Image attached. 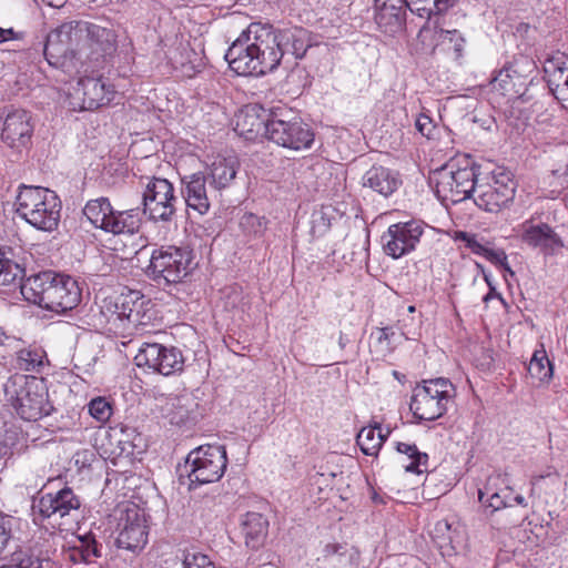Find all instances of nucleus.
I'll return each instance as SVG.
<instances>
[{"mask_svg": "<svg viewBox=\"0 0 568 568\" xmlns=\"http://www.w3.org/2000/svg\"><path fill=\"white\" fill-rule=\"evenodd\" d=\"M455 396L456 388L448 378L423 381L413 389L409 409L419 420H436L448 410Z\"/></svg>", "mask_w": 568, "mask_h": 568, "instance_id": "423d86ee", "label": "nucleus"}, {"mask_svg": "<svg viewBox=\"0 0 568 568\" xmlns=\"http://www.w3.org/2000/svg\"><path fill=\"white\" fill-rule=\"evenodd\" d=\"M276 48L281 53V60L291 54L294 59H302L308 48L307 32L303 28L274 29Z\"/></svg>", "mask_w": 568, "mask_h": 568, "instance_id": "2f4dec72", "label": "nucleus"}, {"mask_svg": "<svg viewBox=\"0 0 568 568\" xmlns=\"http://www.w3.org/2000/svg\"><path fill=\"white\" fill-rule=\"evenodd\" d=\"M347 547L341 542H326L321 548V554L316 558L317 562L331 565L334 567L342 566L346 561Z\"/></svg>", "mask_w": 568, "mask_h": 568, "instance_id": "c03bdc74", "label": "nucleus"}, {"mask_svg": "<svg viewBox=\"0 0 568 568\" xmlns=\"http://www.w3.org/2000/svg\"><path fill=\"white\" fill-rule=\"evenodd\" d=\"M226 448L223 445H201L191 450L185 467L190 487L219 481L227 467Z\"/></svg>", "mask_w": 568, "mask_h": 568, "instance_id": "f8f14e48", "label": "nucleus"}, {"mask_svg": "<svg viewBox=\"0 0 568 568\" xmlns=\"http://www.w3.org/2000/svg\"><path fill=\"white\" fill-rule=\"evenodd\" d=\"M82 213L93 227L115 236L133 235L141 227L139 209L114 210L105 196L89 200Z\"/></svg>", "mask_w": 568, "mask_h": 568, "instance_id": "1a4fd4ad", "label": "nucleus"}, {"mask_svg": "<svg viewBox=\"0 0 568 568\" xmlns=\"http://www.w3.org/2000/svg\"><path fill=\"white\" fill-rule=\"evenodd\" d=\"M387 436L388 433L385 435L382 433L381 424L375 423L374 425L363 427L358 432L356 444L366 456H377Z\"/></svg>", "mask_w": 568, "mask_h": 568, "instance_id": "f704fd0d", "label": "nucleus"}, {"mask_svg": "<svg viewBox=\"0 0 568 568\" xmlns=\"http://www.w3.org/2000/svg\"><path fill=\"white\" fill-rule=\"evenodd\" d=\"M478 168L456 166L448 163L434 173L435 193L443 204H457L468 197L474 199Z\"/></svg>", "mask_w": 568, "mask_h": 568, "instance_id": "9b49d317", "label": "nucleus"}, {"mask_svg": "<svg viewBox=\"0 0 568 568\" xmlns=\"http://www.w3.org/2000/svg\"><path fill=\"white\" fill-rule=\"evenodd\" d=\"M14 205L17 214L34 229L43 232L58 229L62 204L54 191L21 184Z\"/></svg>", "mask_w": 568, "mask_h": 568, "instance_id": "f03ea898", "label": "nucleus"}, {"mask_svg": "<svg viewBox=\"0 0 568 568\" xmlns=\"http://www.w3.org/2000/svg\"><path fill=\"white\" fill-rule=\"evenodd\" d=\"M12 449L9 445L6 444V442L0 438V459L7 458L11 456Z\"/></svg>", "mask_w": 568, "mask_h": 568, "instance_id": "0e129e2a", "label": "nucleus"}, {"mask_svg": "<svg viewBox=\"0 0 568 568\" xmlns=\"http://www.w3.org/2000/svg\"><path fill=\"white\" fill-rule=\"evenodd\" d=\"M85 21L69 20L59 24L47 36L43 54L48 63L61 69L69 77L79 73L78 58L81 43L84 41Z\"/></svg>", "mask_w": 568, "mask_h": 568, "instance_id": "7ed1b4c3", "label": "nucleus"}, {"mask_svg": "<svg viewBox=\"0 0 568 568\" xmlns=\"http://www.w3.org/2000/svg\"><path fill=\"white\" fill-rule=\"evenodd\" d=\"M82 213L93 227L115 236L133 235L141 227L139 209L114 210L105 196L89 200Z\"/></svg>", "mask_w": 568, "mask_h": 568, "instance_id": "6e6552de", "label": "nucleus"}, {"mask_svg": "<svg viewBox=\"0 0 568 568\" xmlns=\"http://www.w3.org/2000/svg\"><path fill=\"white\" fill-rule=\"evenodd\" d=\"M268 519L261 513L247 511L241 517L240 528L245 545L251 549L264 546L268 535Z\"/></svg>", "mask_w": 568, "mask_h": 568, "instance_id": "c756f323", "label": "nucleus"}, {"mask_svg": "<svg viewBox=\"0 0 568 568\" xmlns=\"http://www.w3.org/2000/svg\"><path fill=\"white\" fill-rule=\"evenodd\" d=\"M92 457L93 454L89 450L79 452L75 454V464L90 465Z\"/></svg>", "mask_w": 568, "mask_h": 568, "instance_id": "680f3d73", "label": "nucleus"}, {"mask_svg": "<svg viewBox=\"0 0 568 568\" xmlns=\"http://www.w3.org/2000/svg\"><path fill=\"white\" fill-rule=\"evenodd\" d=\"M144 513L134 504L126 506L119 518L116 544L126 550L142 549L148 542Z\"/></svg>", "mask_w": 568, "mask_h": 568, "instance_id": "f3484780", "label": "nucleus"}, {"mask_svg": "<svg viewBox=\"0 0 568 568\" xmlns=\"http://www.w3.org/2000/svg\"><path fill=\"white\" fill-rule=\"evenodd\" d=\"M194 399L190 395H181L176 397L175 404H173L176 408H180L182 412L180 413L179 422H183L184 419H187L190 417V414L192 413V408L190 406L193 403Z\"/></svg>", "mask_w": 568, "mask_h": 568, "instance_id": "4d7b16f0", "label": "nucleus"}, {"mask_svg": "<svg viewBox=\"0 0 568 568\" xmlns=\"http://www.w3.org/2000/svg\"><path fill=\"white\" fill-rule=\"evenodd\" d=\"M267 139L285 149L304 151L312 148L315 133L297 111L281 104L268 110Z\"/></svg>", "mask_w": 568, "mask_h": 568, "instance_id": "20e7f679", "label": "nucleus"}, {"mask_svg": "<svg viewBox=\"0 0 568 568\" xmlns=\"http://www.w3.org/2000/svg\"><path fill=\"white\" fill-rule=\"evenodd\" d=\"M81 298L82 292L78 282L69 275L57 274L44 308L55 313H67L75 308Z\"/></svg>", "mask_w": 568, "mask_h": 568, "instance_id": "412c9836", "label": "nucleus"}, {"mask_svg": "<svg viewBox=\"0 0 568 568\" xmlns=\"http://www.w3.org/2000/svg\"><path fill=\"white\" fill-rule=\"evenodd\" d=\"M78 92L82 93L83 108L95 110L109 104L114 99L113 85L102 77H83L78 81Z\"/></svg>", "mask_w": 568, "mask_h": 568, "instance_id": "b1692460", "label": "nucleus"}, {"mask_svg": "<svg viewBox=\"0 0 568 568\" xmlns=\"http://www.w3.org/2000/svg\"><path fill=\"white\" fill-rule=\"evenodd\" d=\"M6 393L10 395L11 405L23 420L37 422L53 410L43 379L16 376L7 385Z\"/></svg>", "mask_w": 568, "mask_h": 568, "instance_id": "0eeeda50", "label": "nucleus"}, {"mask_svg": "<svg viewBox=\"0 0 568 568\" xmlns=\"http://www.w3.org/2000/svg\"><path fill=\"white\" fill-rule=\"evenodd\" d=\"M374 7L406 8V0H374Z\"/></svg>", "mask_w": 568, "mask_h": 568, "instance_id": "bf43d9fd", "label": "nucleus"}, {"mask_svg": "<svg viewBox=\"0 0 568 568\" xmlns=\"http://www.w3.org/2000/svg\"><path fill=\"white\" fill-rule=\"evenodd\" d=\"M426 226L420 220L390 224L381 237L383 252L394 260L408 255L416 250Z\"/></svg>", "mask_w": 568, "mask_h": 568, "instance_id": "4468645a", "label": "nucleus"}, {"mask_svg": "<svg viewBox=\"0 0 568 568\" xmlns=\"http://www.w3.org/2000/svg\"><path fill=\"white\" fill-rule=\"evenodd\" d=\"M505 496H501L499 489H495L491 478L488 479L486 485L478 489V500L486 508L490 509L491 513L506 508V501L503 500Z\"/></svg>", "mask_w": 568, "mask_h": 568, "instance_id": "a18cd8bd", "label": "nucleus"}, {"mask_svg": "<svg viewBox=\"0 0 568 568\" xmlns=\"http://www.w3.org/2000/svg\"><path fill=\"white\" fill-rule=\"evenodd\" d=\"M255 222H256L258 225H261V222H260L258 216H256V215H254V214H247V215H244V216H243V220H242V224H254Z\"/></svg>", "mask_w": 568, "mask_h": 568, "instance_id": "69168bd1", "label": "nucleus"}, {"mask_svg": "<svg viewBox=\"0 0 568 568\" xmlns=\"http://www.w3.org/2000/svg\"><path fill=\"white\" fill-rule=\"evenodd\" d=\"M33 129L30 112L22 109L12 110L4 118L1 140L7 146L21 153L23 150L29 149Z\"/></svg>", "mask_w": 568, "mask_h": 568, "instance_id": "6ab92c4d", "label": "nucleus"}, {"mask_svg": "<svg viewBox=\"0 0 568 568\" xmlns=\"http://www.w3.org/2000/svg\"><path fill=\"white\" fill-rule=\"evenodd\" d=\"M0 568H42V561L32 556H23L14 562L0 566Z\"/></svg>", "mask_w": 568, "mask_h": 568, "instance_id": "6e6d98bb", "label": "nucleus"}, {"mask_svg": "<svg viewBox=\"0 0 568 568\" xmlns=\"http://www.w3.org/2000/svg\"><path fill=\"white\" fill-rule=\"evenodd\" d=\"M544 70L554 97L564 104L568 103V55L561 52L552 54L545 60Z\"/></svg>", "mask_w": 568, "mask_h": 568, "instance_id": "393cba45", "label": "nucleus"}, {"mask_svg": "<svg viewBox=\"0 0 568 568\" xmlns=\"http://www.w3.org/2000/svg\"><path fill=\"white\" fill-rule=\"evenodd\" d=\"M515 193L516 182L508 169L498 165L478 168L474 202L480 210L498 213L509 206Z\"/></svg>", "mask_w": 568, "mask_h": 568, "instance_id": "39448f33", "label": "nucleus"}, {"mask_svg": "<svg viewBox=\"0 0 568 568\" xmlns=\"http://www.w3.org/2000/svg\"><path fill=\"white\" fill-rule=\"evenodd\" d=\"M375 7V22L378 29L386 34L399 32L405 21V8Z\"/></svg>", "mask_w": 568, "mask_h": 568, "instance_id": "c9c22d12", "label": "nucleus"}, {"mask_svg": "<svg viewBox=\"0 0 568 568\" xmlns=\"http://www.w3.org/2000/svg\"><path fill=\"white\" fill-rule=\"evenodd\" d=\"M479 255L509 275L513 276L515 274L508 263L507 254L503 248H494L490 246L489 242H486Z\"/></svg>", "mask_w": 568, "mask_h": 568, "instance_id": "de8ad7c7", "label": "nucleus"}, {"mask_svg": "<svg viewBox=\"0 0 568 568\" xmlns=\"http://www.w3.org/2000/svg\"><path fill=\"white\" fill-rule=\"evenodd\" d=\"M83 29L84 40L89 39L92 43H95L103 53L114 49L116 37L112 29L87 21Z\"/></svg>", "mask_w": 568, "mask_h": 568, "instance_id": "4c0bfd02", "label": "nucleus"}, {"mask_svg": "<svg viewBox=\"0 0 568 568\" xmlns=\"http://www.w3.org/2000/svg\"><path fill=\"white\" fill-rule=\"evenodd\" d=\"M361 184L364 189L387 199L398 191L403 180L398 171L375 164L363 174Z\"/></svg>", "mask_w": 568, "mask_h": 568, "instance_id": "4be33fe9", "label": "nucleus"}, {"mask_svg": "<svg viewBox=\"0 0 568 568\" xmlns=\"http://www.w3.org/2000/svg\"><path fill=\"white\" fill-rule=\"evenodd\" d=\"M455 240L463 242L464 245L471 251V253L479 255L483 251L486 242H481L476 234L457 231L455 233Z\"/></svg>", "mask_w": 568, "mask_h": 568, "instance_id": "3c124183", "label": "nucleus"}, {"mask_svg": "<svg viewBox=\"0 0 568 568\" xmlns=\"http://www.w3.org/2000/svg\"><path fill=\"white\" fill-rule=\"evenodd\" d=\"M88 412L99 423H106L112 416L111 403L102 396L92 398L88 404Z\"/></svg>", "mask_w": 568, "mask_h": 568, "instance_id": "49530a36", "label": "nucleus"}, {"mask_svg": "<svg viewBox=\"0 0 568 568\" xmlns=\"http://www.w3.org/2000/svg\"><path fill=\"white\" fill-rule=\"evenodd\" d=\"M24 276V268L0 250V285L20 283Z\"/></svg>", "mask_w": 568, "mask_h": 568, "instance_id": "79ce46f5", "label": "nucleus"}, {"mask_svg": "<svg viewBox=\"0 0 568 568\" xmlns=\"http://www.w3.org/2000/svg\"><path fill=\"white\" fill-rule=\"evenodd\" d=\"M459 0H406V8L420 18L438 11H447Z\"/></svg>", "mask_w": 568, "mask_h": 568, "instance_id": "a19ab883", "label": "nucleus"}, {"mask_svg": "<svg viewBox=\"0 0 568 568\" xmlns=\"http://www.w3.org/2000/svg\"><path fill=\"white\" fill-rule=\"evenodd\" d=\"M16 39V32L12 28H0V43Z\"/></svg>", "mask_w": 568, "mask_h": 568, "instance_id": "e2e57ef3", "label": "nucleus"}, {"mask_svg": "<svg viewBox=\"0 0 568 568\" xmlns=\"http://www.w3.org/2000/svg\"><path fill=\"white\" fill-rule=\"evenodd\" d=\"M535 71V63L528 57H516L493 78V87L504 95H521Z\"/></svg>", "mask_w": 568, "mask_h": 568, "instance_id": "dca6fc26", "label": "nucleus"}, {"mask_svg": "<svg viewBox=\"0 0 568 568\" xmlns=\"http://www.w3.org/2000/svg\"><path fill=\"white\" fill-rule=\"evenodd\" d=\"M485 281L487 282V284L489 286V292L483 297V302L487 303L491 298H499L501 302H504L501 294L496 291L495 286H493L488 276H486V275H485Z\"/></svg>", "mask_w": 568, "mask_h": 568, "instance_id": "052dcab7", "label": "nucleus"}, {"mask_svg": "<svg viewBox=\"0 0 568 568\" xmlns=\"http://www.w3.org/2000/svg\"><path fill=\"white\" fill-rule=\"evenodd\" d=\"M139 367H145L153 373L170 376L181 373L184 368V357L178 347L159 343H143L134 357Z\"/></svg>", "mask_w": 568, "mask_h": 568, "instance_id": "2eb2a0df", "label": "nucleus"}, {"mask_svg": "<svg viewBox=\"0 0 568 568\" xmlns=\"http://www.w3.org/2000/svg\"><path fill=\"white\" fill-rule=\"evenodd\" d=\"M81 507L80 498L70 487H64L55 493L43 494L34 504V509L43 518L54 521L65 518L75 519Z\"/></svg>", "mask_w": 568, "mask_h": 568, "instance_id": "a211bd4d", "label": "nucleus"}, {"mask_svg": "<svg viewBox=\"0 0 568 568\" xmlns=\"http://www.w3.org/2000/svg\"><path fill=\"white\" fill-rule=\"evenodd\" d=\"M368 247H369V236L366 235L363 240H362V248L364 251V256L365 258H368Z\"/></svg>", "mask_w": 568, "mask_h": 568, "instance_id": "774afa93", "label": "nucleus"}, {"mask_svg": "<svg viewBox=\"0 0 568 568\" xmlns=\"http://www.w3.org/2000/svg\"><path fill=\"white\" fill-rule=\"evenodd\" d=\"M239 168L240 162L235 155L219 154L214 156L206 166L210 185L216 191L229 187L234 181Z\"/></svg>", "mask_w": 568, "mask_h": 568, "instance_id": "c85d7f7f", "label": "nucleus"}, {"mask_svg": "<svg viewBox=\"0 0 568 568\" xmlns=\"http://www.w3.org/2000/svg\"><path fill=\"white\" fill-rule=\"evenodd\" d=\"M268 112L258 105H250L236 115V130L247 140L260 135L267 138Z\"/></svg>", "mask_w": 568, "mask_h": 568, "instance_id": "cd10ccee", "label": "nucleus"}, {"mask_svg": "<svg viewBox=\"0 0 568 568\" xmlns=\"http://www.w3.org/2000/svg\"><path fill=\"white\" fill-rule=\"evenodd\" d=\"M142 443L143 438L141 434L136 433L134 428L128 426L121 427L118 438L121 455L129 457L140 454L142 452Z\"/></svg>", "mask_w": 568, "mask_h": 568, "instance_id": "37998d69", "label": "nucleus"}, {"mask_svg": "<svg viewBox=\"0 0 568 568\" xmlns=\"http://www.w3.org/2000/svg\"><path fill=\"white\" fill-rule=\"evenodd\" d=\"M178 199L173 184L161 178L148 179L142 193L143 214L154 222H170L175 214Z\"/></svg>", "mask_w": 568, "mask_h": 568, "instance_id": "ddd939ff", "label": "nucleus"}, {"mask_svg": "<svg viewBox=\"0 0 568 568\" xmlns=\"http://www.w3.org/2000/svg\"><path fill=\"white\" fill-rule=\"evenodd\" d=\"M17 359L20 369L31 373L42 372L49 363L45 351L39 346L19 351Z\"/></svg>", "mask_w": 568, "mask_h": 568, "instance_id": "e433bc0d", "label": "nucleus"}, {"mask_svg": "<svg viewBox=\"0 0 568 568\" xmlns=\"http://www.w3.org/2000/svg\"><path fill=\"white\" fill-rule=\"evenodd\" d=\"M42 1L52 8H60L65 3L67 0H42Z\"/></svg>", "mask_w": 568, "mask_h": 568, "instance_id": "338daca9", "label": "nucleus"}, {"mask_svg": "<svg viewBox=\"0 0 568 568\" xmlns=\"http://www.w3.org/2000/svg\"><path fill=\"white\" fill-rule=\"evenodd\" d=\"M442 41V45L454 50L456 58H460L463 55L466 41L458 30H447Z\"/></svg>", "mask_w": 568, "mask_h": 568, "instance_id": "09e8293b", "label": "nucleus"}, {"mask_svg": "<svg viewBox=\"0 0 568 568\" xmlns=\"http://www.w3.org/2000/svg\"><path fill=\"white\" fill-rule=\"evenodd\" d=\"M274 28L267 23H251L225 53L230 68L239 75H264L281 63Z\"/></svg>", "mask_w": 568, "mask_h": 568, "instance_id": "f257e3e1", "label": "nucleus"}, {"mask_svg": "<svg viewBox=\"0 0 568 568\" xmlns=\"http://www.w3.org/2000/svg\"><path fill=\"white\" fill-rule=\"evenodd\" d=\"M182 195L187 207L204 215L211 206V197L206 187V175L203 172L192 173L181 179Z\"/></svg>", "mask_w": 568, "mask_h": 568, "instance_id": "a878e982", "label": "nucleus"}, {"mask_svg": "<svg viewBox=\"0 0 568 568\" xmlns=\"http://www.w3.org/2000/svg\"><path fill=\"white\" fill-rule=\"evenodd\" d=\"M521 241L538 250L545 257L561 254L565 247L562 239L547 223L526 221L521 224Z\"/></svg>", "mask_w": 568, "mask_h": 568, "instance_id": "aec40b11", "label": "nucleus"}, {"mask_svg": "<svg viewBox=\"0 0 568 568\" xmlns=\"http://www.w3.org/2000/svg\"><path fill=\"white\" fill-rule=\"evenodd\" d=\"M193 252L187 246L162 245L152 251L148 273L159 285L182 283L192 270Z\"/></svg>", "mask_w": 568, "mask_h": 568, "instance_id": "9d476101", "label": "nucleus"}, {"mask_svg": "<svg viewBox=\"0 0 568 568\" xmlns=\"http://www.w3.org/2000/svg\"><path fill=\"white\" fill-rule=\"evenodd\" d=\"M120 308L122 310V321L124 322V332L145 325L151 315L148 314L150 301H146L139 291L129 290L121 293Z\"/></svg>", "mask_w": 568, "mask_h": 568, "instance_id": "bb28decb", "label": "nucleus"}, {"mask_svg": "<svg viewBox=\"0 0 568 568\" xmlns=\"http://www.w3.org/2000/svg\"><path fill=\"white\" fill-rule=\"evenodd\" d=\"M445 11H436L430 14H425L426 21L420 27L417 39L424 48L435 50L436 47L442 45V40L447 31L444 29L443 13Z\"/></svg>", "mask_w": 568, "mask_h": 568, "instance_id": "72a5a7b5", "label": "nucleus"}, {"mask_svg": "<svg viewBox=\"0 0 568 568\" xmlns=\"http://www.w3.org/2000/svg\"><path fill=\"white\" fill-rule=\"evenodd\" d=\"M121 294L95 297L94 307L91 308L92 325L95 327L108 328L114 333L124 332V322L122 321V310L120 308Z\"/></svg>", "mask_w": 568, "mask_h": 568, "instance_id": "5701e85b", "label": "nucleus"}, {"mask_svg": "<svg viewBox=\"0 0 568 568\" xmlns=\"http://www.w3.org/2000/svg\"><path fill=\"white\" fill-rule=\"evenodd\" d=\"M499 493L501 494V496H505L503 500L506 501V508L513 507L514 505H518L524 508L528 507L527 499L521 494L514 495L511 487L506 486L504 488H500Z\"/></svg>", "mask_w": 568, "mask_h": 568, "instance_id": "864d4df0", "label": "nucleus"}, {"mask_svg": "<svg viewBox=\"0 0 568 568\" xmlns=\"http://www.w3.org/2000/svg\"><path fill=\"white\" fill-rule=\"evenodd\" d=\"M183 568H216L209 556L201 552L185 555Z\"/></svg>", "mask_w": 568, "mask_h": 568, "instance_id": "603ef678", "label": "nucleus"}, {"mask_svg": "<svg viewBox=\"0 0 568 568\" xmlns=\"http://www.w3.org/2000/svg\"><path fill=\"white\" fill-rule=\"evenodd\" d=\"M415 125H416L417 131L422 135L427 136V138L432 134V131L434 129L432 119L425 114H420L417 118Z\"/></svg>", "mask_w": 568, "mask_h": 568, "instance_id": "13d9d810", "label": "nucleus"}, {"mask_svg": "<svg viewBox=\"0 0 568 568\" xmlns=\"http://www.w3.org/2000/svg\"><path fill=\"white\" fill-rule=\"evenodd\" d=\"M65 556L74 564L94 562L97 558L102 556V545L91 531L78 535L73 545L68 548Z\"/></svg>", "mask_w": 568, "mask_h": 568, "instance_id": "473e14b6", "label": "nucleus"}, {"mask_svg": "<svg viewBox=\"0 0 568 568\" xmlns=\"http://www.w3.org/2000/svg\"><path fill=\"white\" fill-rule=\"evenodd\" d=\"M55 275L51 271H45L27 277L20 283L21 294L28 302L44 308L48 303V293L55 281Z\"/></svg>", "mask_w": 568, "mask_h": 568, "instance_id": "7c9ffc66", "label": "nucleus"}, {"mask_svg": "<svg viewBox=\"0 0 568 568\" xmlns=\"http://www.w3.org/2000/svg\"><path fill=\"white\" fill-rule=\"evenodd\" d=\"M14 518L0 513V555L7 548L13 530Z\"/></svg>", "mask_w": 568, "mask_h": 568, "instance_id": "8fccbe9b", "label": "nucleus"}, {"mask_svg": "<svg viewBox=\"0 0 568 568\" xmlns=\"http://www.w3.org/2000/svg\"><path fill=\"white\" fill-rule=\"evenodd\" d=\"M552 364L550 363L546 351L541 346L536 349L528 365L529 375L539 382H549L552 377Z\"/></svg>", "mask_w": 568, "mask_h": 568, "instance_id": "58836bf2", "label": "nucleus"}, {"mask_svg": "<svg viewBox=\"0 0 568 568\" xmlns=\"http://www.w3.org/2000/svg\"><path fill=\"white\" fill-rule=\"evenodd\" d=\"M552 475L558 476L557 470L552 466H547V468L540 474H532L529 479V484H530L529 497L535 498L537 495L536 490H537L539 483L545 478L551 477Z\"/></svg>", "mask_w": 568, "mask_h": 568, "instance_id": "5fc2aeb1", "label": "nucleus"}, {"mask_svg": "<svg viewBox=\"0 0 568 568\" xmlns=\"http://www.w3.org/2000/svg\"><path fill=\"white\" fill-rule=\"evenodd\" d=\"M396 449L400 454H405L410 459L405 465V470L414 474H422L427 469L428 455L418 450L415 444L397 443Z\"/></svg>", "mask_w": 568, "mask_h": 568, "instance_id": "ea45409f", "label": "nucleus"}]
</instances>
